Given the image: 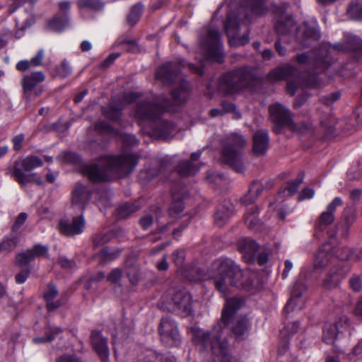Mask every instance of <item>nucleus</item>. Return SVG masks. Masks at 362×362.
<instances>
[{
  "instance_id": "nucleus-1",
  "label": "nucleus",
  "mask_w": 362,
  "mask_h": 362,
  "mask_svg": "<svg viewBox=\"0 0 362 362\" xmlns=\"http://www.w3.org/2000/svg\"><path fill=\"white\" fill-rule=\"evenodd\" d=\"M245 302L239 297L233 296L227 298L221 312V318L214 325L211 331H205L199 327H192L191 329L192 334V341L201 351H208L210 345H219L226 341L228 343L227 339L222 338L224 329H226L232 322L235 313L243 306Z\"/></svg>"
},
{
  "instance_id": "nucleus-2",
  "label": "nucleus",
  "mask_w": 362,
  "mask_h": 362,
  "mask_svg": "<svg viewBox=\"0 0 362 362\" xmlns=\"http://www.w3.org/2000/svg\"><path fill=\"white\" fill-rule=\"evenodd\" d=\"M106 163L100 166L98 163L86 164L82 168V173L95 183L108 182L110 179L109 173H115L122 177H127L132 173L140 156L137 153H127L118 156L107 155L103 156Z\"/></svg>"
},
{
  "instance_id": "nucleus-3",
  "label": "nucleus",
  "mask_w": 362,
  "mask_h": 362,
  "mask_svg": "<svg viewBox=\"0 0 362 362\" xmlns=\"http://www.w3.org/2000/svg\"><path fill=\"white\" fill-rule=\"evenodd\" d=\"M213 268L216 272L214 276V286L223 298L228 296L230 286L247 291L254 288L253 280L230 258H220L213 264Z\"/></svg>"
},
{
  "instance_id": "nucleus-4",
  "label": "nucleus",
  "mask_w": 362,
  "mask_h": 362,
  "mask_svg": "<svg viewBox=\"0 0 362 362\" xmlns=\"http://www.w3.org/2000/svg\"><path fill=\"white\" fill-rule=\"evenodd\" d=\"M168 110V107L163 103H156L144 100L136 103L134 108V117L138 123H151L149 135L156 139H168L175 131V124L167 119L161 118Z\"/></svg>"
},
{
  "instance_id": "nucleus-5",
  "label": "nucleus",
  "mask_w": 362,
  "mask_h": 362,
  "mask_svg": "<svg viewBox=\"0 0 362 362\" xmlns=\"http://www.w3.org/2000/svg\"><path fill=\"white\" fill-rule=\"evenodd\" d=\"M256 76L247 66L235 68L223 73L216 80L215 86L211 81L206 85L205 93L210 98L219 93L231 96L252 86Z\"/></svg>"
},
{
  "instance_id": "nucleus-6",
  "label": "nucleus",
  "mask_w": 362,
  "mask_h": 362,
  "mask_svg": "<svg viewBox=\"0 0 362 362\" xmlns=\"http://www.w3.org/2000/svg\"><path fill=\"white\" fill-rule=\"evenodd\" d=\"M42 165L43 161L37 156H28L21 160L14 161L11 168V175L21 187H25L30 183L42 186L44 184L42 177L37 173H29Z\"/></svg>"
},
{
  "instance_id": "nucleus-7",
  "label": "nucleus",
  "mask_w": 362,
  "mask_h": 362,
  "mask_svg": "<svg viewBox=\"0 0 362 362\" xmlns=\"http://www.w3.org/2000/svg\"><path fill=\"white\" fill-rule=\"evenodd\" d=\"M351 249L347 247L336 248L331 240L322 244L313 262V267L315 270H322L328 264L334 262L337 259L341 262L351 260Z\"/></svg>"
},
{
  "instance_id": "nucleus-8",
  "label": "nucleus",
  "mask_w": 362,
  "mask_h": 362,
  "mask_svg": "<svg viewBox=\"0 0 362 362\" xmlns=\"http://www.w3.org/2000/svg\"><path fill=\"white\" fill-rule=\"evenodd\" d=\"M249 25L243 22L240 13L228 12L224 28L230 47L244 46L249 43Z\"/></svg>"
},
{
  "instance_id": "nucleus-9",
  "label": "nucleus",
  "mask_w": 362,
  "mask_h": 362,
  "mask_svg": "<svg viewBox=\"0 0 362 362\" xmlns=\"http://www.w3.org/2000/svg\"><path fill=\"white\" fill-rule=\"evenodd\" d=\"M245 144V140L243 136L234 134L231 135L228 143L223 146L221 151L223 163L240 174L244 173L245 170L242 159V148Z\"/></svg>"
},
{
  "instance_id": "nucleus-10",
  "label": "nucleus",
  "mask_w": 362,
  "mask_h": 362,
  "mask_svg": "<svg viewBox=\"0 0 362 362\" xmlns=\"http://www.w3.org/2000/svg\"><path fill=\"white\" fill-rule=\"evenodd\" d=\"M269 113V119L273 124V131L275 134H281L285 128L291 130L297 129V125L293 121V115L291 110L279 103L270 105Z\"/></svg>"
},
{
  "instance_id": "nucleus-11",
  "label": "nucleus",
  "mask_w": 362,
  "mask_h": 362,
  "mask_svg": "<svg viewBox=\"0 0 362 362\" xmlns=\"http://www.w3.org/2000/svg\"><path fill=\"white\" fill-rule=\"evenodd\" d=\"M161 343L166 347H178L182 344V336L177 322L170 316L161 318L158 328Z\"/></svg>"
},
{
  "instance_id": "nucleus-12",
  "label": "nucleus",
  "mask_w": 362,
  "mask_h": 362,
  "mask_svg": "<svg viewBox=\"0 0 362 362\" xmlns=\"http://www.w3.org/2000/svg\"><path fill=\"white\" fill-rule=\"evenodd\" d=\"M343 37V42L330 44V47L338 52H349L351 62L362 64V38L349 33H344Z\"/></svg>"
},
{
  "instance_id": "nucleus-13",
  "label": "nucleus",
  "mask_w": 362,
  "mask_h": 362,
  "mask_svg": "<svg viewBox=\"0 0 362 362\" xmlns=\"http://www.w3.org/2000/svg\"><path fill=\"white\" fill-rule=\"evenodd\" d=\"M203 47L207 60L218 64H222L224 62L223 45L218 30L211 29L208 31L207 39L205 40Z\"/></svg>"
},
{
  "instance_id": "nucleus-14",
  "label": "nucleus",
  "mask_w": 362,
  "mask_h": 362,
  "mask_svg": "<svg viewBox=\"0 0 362 362\" xmlns=\"http://www.w3.org/2000/svg\"><path fill=\"white\" fill-rule=\"evenodd\" d=\"M46 78L42 71H33L30 74L24 75L21 81L23 93L26 100H31L32 95L40 97L44 92L41 85Z\"/></svg>"
},
{
  "instance_id": "nucleus-15",
  "label": "nucleus",
  "mask_w": 362,
  "mask_h": 362,
  "mask_svg": "<svg viewBox=\"0 0 362 362\" xmlns=\"http://www.w3.org/2000/svg\"><path fill=\"white\" fill-rule=\"evenodd\" d=\"M243 8L241 10H231L229 12L240 13L243 22L250 25L253 17H261L269 11L266 0H243Z\"/></svg>"
},
{
  "instance_id": "nucleus-16",
  "label": "nucleus",
  "mask_w": 362,
  "mask_h": 362,
  "mask_svg": "<svg viewBox=\"0 0 362 362\" xmlns=\"http://www.w3.org/2000/svg\"><path fill=\"white\" fill-rule=\"evenodd\" d=\"M71 2L67 0L59 3V11L47 21V28L57 33H61L69 26Z\"/></svg>"
},
{
  "instance_id": "nucleus-17",
  "label": "nucleus",
  "mask_w": 362,
  "mask_h": 362,
  "mask_svg": "<svg viewBox=\"0 0 362 362\" xmlns=\"http://www.w3.org/2000/svg\"><path fill=\"white\" fill-rule=\"evenodd\" d=\"M192 297L185 290L176 291L171 298L172 311L181 317H186L192 313Z\"/></svg>"
},
{
  "instance_id": "nucleus-18",
  "label": "nucleus",
  "mask_w": 362,
  "mask_h": 362,
  "mask_svg": "<svg viewBox=\"0 0 362 362\" xmlns=\"http://www.w3.org/2000/svg\"><path fill=\"white\" fill-rule=\"evenodd\" d=\"M86 226V220L83 214L74 216L72 221L60 219L57 224L59 233L66 237H74L83 233Z\"/></svg>"
},
{
  "instance_id": "nucleus-19",
  "label": "nucleus",
  "mask_w": 362,
  "mask_h": 362,
  "mask_svg": "<svg viewBox=\"0 0 362 362\" xmlns=\"http://www.w3.org/2000/svg\"><path fill=\"white\" fill-rule=\"evenodd\" d=\"M181 72L180 66L174 62H166L156 70V78L165 86L173 85Z\"/></svg>"
},
{
  "instance_id": "nucleus-20",
  "label": "nucleus",
  "mask_w": 362,
  "mask_h": 362,
  "mask_svg": "<svg viewBox=\"0 0 362 362\" xmlns=\"http://www.w3.org/2000/svg\"><path fill=\"white\" fill-rule=\"evenodd\" d=\"M342 204V199L337 197L327 205L326 211L320 214L315 223V229L316 233L324 231L329 226L334 223L335 220L334 212L337 208Z\"/></svg>"
},
{
  "instance_id": "nucleus-21",
  "label": "nucleus",
  "mask_w": 362,
  "mask_h": 362,
  "mask_svg": "<svg viewBox=\"0 0 362 362\" xmlns=\"http://www.w3.org/2000/svg\"><path fill=\"white\" fill-rule=\"evenodd\" d=\"M305 290L306 286L303 281L298 280L296 281L291 293V297L284 308L285 313L288 315L292 312L300 310L303 308V303L301 300V296Z\"/></svg>"
},
{
  "instance_id": "nucleus-22",
  "label": "nucleus",
  "mask_w": 362,
  "mask_h": 362,
  "mask_svg": "<svg viewBox=\"0 0 362 362\" xmlns=\"http://www.w3.org/2000/svg\"><path fill=\"white\" fill-rule=\"evenodd\" d=\"M90 340L93 350L98 356L100 361L107 362L110 356L107 339L103 335L101 331L94 329L91 332Z\"/></svg>"
},
{
  "instance_id": "nucleus-23",
  "label": "nucleus",
  "mask_w": 362,
  "mask_h": 362,
  "mask_svg": "<svg viewBox=\"0 0 362 362\" xmlns=\"http://www.w3.org/2000/svg\"><path fill=\"white\" fill-rule=\"evenodd\" d=\"M92 197L89 188L81 182H77L71 192V204L74 208L85 210Z\"/></svg>"
},
{
  "instance_id": "nucleus-24",
  "label": "nucleus",
  "mask_w": 362,
  "mask_h": 362,
  "mask_svg": "<svg viewBox=\"0 0 362 362\" xmlns=\"http://www.w3.org/2000/svg\"><path fill=\"white\" fill-rule=\"evenodd\" d=\"M238 249L247 264L256 262V255L259 249V245L253 239L244 238L238 243Z\"/></svg>"
},
{
  "instance_id": "nucleus-25",
  "label": "nucleus",
  "mask_w": 362,
  "mask_h": 362,
  "mask_svg": "<svg viewBox=\"0 0 362 362\" xmlns=\"http://www.w3.org/2000/svg\"><path fill=\"white\" fill-rule=\"evenodd\" d=\"M300 74V71L296 66L286 64L272 69L267 75V78L270 82H277L286 80L288 77H296Z\"/></svg>"
},
{
  "instance_id": "nucleus-26",
  "label": "nucleus",
  "mask_w": 362,
  "mask_h": 362,
  "mask_svg": "<svg viewBox=\"0 0 362 362\" xmlns=\"http://www.w3.org/2000/svg\"><path fill=\"white\" fill-rule=\"evenodd\" d=\"M348 269L344 263L337 264L331 268L322 282V286L327 289L337 287L341 279L346 276Z\"/></svg>"
},
{
  "instance_id": "nucleus-27",
  "label": "nucleus",
  "mask_w": 362,
  "mask_h": 362,
  "mask_svg": "<svg viewBox=\"0 0 362 362\" xmlns=\"http://www.w3.org/2000/svg\"><path fill=\"white\" fill-rule=\"evenodd\" d=\"M356 218V209L354 206H347L344 208L340 222L338 224V231L344 238H347L349 230Z\"/></svg>"
},
{
  "instance_id": "nucleus-28",
  "label": "nucleus",
  "mask_w": 362,
  "mask_h": 362,
  "mask_svg": "<svg viewBox=\"0 0 362 362\" xmlns=\"http://www.w3.org/2000/svg\"><path fill=\"white\" fill-rule=\"evenodd\" d=\"M270 138L266 129H257L252 136V151L256 156L266 154Z\"/></svg>"
},
{
  "instance_id": "nucleus-29",
  "label": "nucleus",
  "mask_w": 362,
  "mask_h": 362,
  "mask_svg": "<svg viewBox=\"0 0 362 362\" xmlns=\"http://www.w3.org/2000/svg\"><path fill=\"white\" fill-rule=\"evenodd\" d=\"M122 249L117 247L104 246L95 254L99 266L104 267L117 260L122 254Z\"/></svg>"
},
{
  "instance_id": "nucleus-30",
  "label": "nucleus",
  "mask_w": 362,
  "mask_h": 362,
  "mask_svg": "<svg viewBox=\"0 0 362 362\" xmlns=\"http://www.w3.org/2000/svg\"><path fill=\"white\" fill-rule=\"evenodd\" d=\"M187 193L185 189L177 192L174 188L172 189V202L168 208V213L170 217L175 218L180 216L185 209V199Z\"/></svg>"
},
{
  "instance_id": "nucleus-31",
  "label": "nucleus",
  "mask_w": 362,
  "mask_h": 362,
  "mask_svg": "<svg viewBox=\"0 0 362 362\" xmlns=\"http://www.w3.org/2000/svg\"><path fill=\"white\" fill-rule=\"evenodd\" d=\"M296 37L302 43L307 40H318L321 37L319 26L317 24L312 25L308 22H304L297 28Z\"/></svg>"
},
{
  "instance_id": "nucleus-32",
  "label": "nucleus",
  "mask_w": 362,
  "mask_h": 362,
  "mask_svg": "<svg viewBox=\"0 0 362 362\" xmlns=\"http://www.w3.org/2000/svg\"><path fill=\"white\" fill-rule=\"evenodd\" d=\"M58 294L57 286L53 282H49L43 293V299L46 302V308L49 312H53L62 306L61 300H54Z\"/></svg>"
},
{
  "instance_id": "nucleus-33",
  "label": "nucleus",
  "mask_w": 362,
  "mask_h": 362,
  "mask_svg": "<svg viewBox=\"0 0 362 362\" xmlns=\"http://www.w3.org/2000/svg\"><path fill=\"white\" fill-rule=\"evenodd\" d=\"M212 354L220 358V362H240L239 359L232 355L230 345L226 341L221 343L219 345H210L209 346Z\"/></svg>"
},
{
  "instance_id": "nucleus-34",
  "label": "nucleus",
  "mask_w": 362,
  "mask_h": 362,
  "mask_svg": "<svg viewBox=\"0 0 362 362\" xmlns=\"http://www.w3.org/2000/svg\"><path fill=\"white\" fill-rule=\"evenodd\" d=\"M300 329V322L298 321L293 322L282 329L280 332L281 337V347L279 351H286L289 346V340L295 334H296Z\"/></svg>"
},
{
  "instance_id": "nucleus-35",
  "label": "nucleus",
  "mask_w": 362,
  "mask_h": 362,
  "mask_svg": "<svg viewBox=\"0 0 362 362\" xmlns=\"http://www.w3.org/2000/svg\"><path fill=\"white\" fill-rule=\"evenodd\" d=\"M101 113L108 120L119 122L122 120L123 115V107L122 104L115 105L110 103L107 105L101 107Z\"/></svg>"
},
{
  "instance_id": "nucleus-36",
  "label": "nucleus",
  "mask_w": 362,
  "mask_h": 362,
  "mask_svg": "<svg viewBox=\"0 0 362 362\" xmlns=\"http://www.w3.org/2000/svg\"><path fill=\"white\" fill-rule=\"evenodd\" d=\"M141 208L138 201L134 202H125L119 205L115 211V216L118 219H123L129 217Z\"/></svg>"
},
{
  "instance_id": "nucleus-37",
  "label": "nucleus",
  "mask_w": 362,
  "mask_h": 362,
  "mask_svg": "<svg viewBox=\"0 0 362 362\" xmlns=\"http://www.w3.org/2000/svg\"><path fill=\"white\" fill-rule=\"evenodd\" d=\"M175 170L182 177L195 175L199 168L189 160H181L175 167Z\"/></svg>"
},
{
  "instance_id": "nucleus-38",
  "label": "nucleus",
  "mask_w": 362,
  "mask_h": 362,
  "mask_svg": "<svg viewBox=\"0 0 362 362\" xmlns=\"http://www.w3.org/2000/svg\"><path fill=\"white\" fill-rule=\"evenodd\" d=\"M142 362H176V358L170 353L160 354L151 350L144 356Z\"/></svg>"
},
{
  "instance_id": "nucleus-39",
  "label": "nucleus",
  "mask_w": 362,
  "mask_h": 362,
  "mask_svg": "<svg viewBox=\"0 0 362 362\" xmlns=\"http://www.w3.org/2000/svg\"><path fill=\"white\" fill-rule=\"evenodd\" d=\"M250 329V323L247 318H240L231 327V332L236 340H243L245 334Z\"/></svg>"
},
{
  "instance_id": "nucleus-40",
  "label": "nucleus",
  "mask_w": 362,
  "mask_h": 362,
  "mask_svg": "<svg viewBox=\"0 0 362 362\" xmlns=\"http://www.w3.org/2000/svg\"><path fill=\"white\" fill-rule=\"evenodd\" d=\"M339 334L338 325L336 323H325L323 327L322 340L327 344H332Z\"/></svg>"
},
{
  "instance_id": "nucleus-41",
  "label": "nucleus",
  "mask_w": 362,
  "mask_h": 362,
  "mask_svg": "<svg viewBox=\"0 0 362 362\" xmlns=\"http://www.w3.org/2000/svg\"><path fill=\"white\" fill-rule=\"evenodd\" d=\"M93 129L100 136H117L118 134V129L112 125L107 123L104 120H98L93 124Z\"/></svg>"
},
{
  "instance_id": "nucleus-42",
  "label": "nucleus",
  "mask_w": 362,
  "mask_h": 362,
  "mask_svg": "<svg viewBox=\"0 0 362 362\" xmlns=\"http://www.w3.org/2000/svg\"><path fill=\"white\" fill-rule=\"evenodd\" d=\"M165 160H161L160 161L159 168H148L144 170H141L139 175V179L144 180L146 182H150L159 175L160 170L165 167Z\"/></svg>"
},
{
  "instance_id": "nucleus-43",
  "label": "nucleus",
  "mask_w": 362,
  "mask_h": 362,
  "mask_svg": "<svg viewBox=\"0 0 362 362\" xmlns=\"http://www.w3.org/2000/svg\"><path fill=\"white\" fill-rule=\"evenodd\" d=\"M77 6L81 10L88 9L96 12L103 8L104 4L100 0H78Z\"/></svg>"
},
{
  "instance_id": "nucleus-44",
  "label": "nucleus",
  "mask_w": 362,
  "mask_h": 362,
  "mask_svg": "<svg viewBox=\"0 0 362 362\" xmlns=\"http://www.w3.org/2000/svg\"><path fill=\"white\" fill-rule=\"evenodd\" d=\"M144 5L141 2L134 4L127 17V21L132 26L134 25L142 15Z\"/></svg>"
},
{
  "instance_id": "nucleus-45",
  "label": "nucleus",
  "mask_w": 362,
  "mask_h": 362,
  "mask_svg": "<svg viewBox=\"0 0 362 362\" xmlns=\"http://www.w3.org/2000/svg\"><path fill=\"white\" fill-rule=\"evenodd\" d=\"M19 241L16 236H5L0 242V252H9L16 248Z\"/></svg>"
},
{
  "instance_id": "nucleus-46",
  "label": "nucleus",
  "mask_w": 362,
  "mask_h": 362,
  "mask_svg": "<svg viewBox=\"0 0 362 362\" xmlns=\"http://www.w3.org/2000/svg\"><path fill=\"white\" fill-rule=\"evenodd\" d=\"M62 332V329L59 327H53L49 329L48 332L46 333L45 337H35L33 339V341L35 344H45L48 342H52L56 338V337Z\"/></svg>"
},
{
  "instance_id": "nucleus-47",
  "label": "nucleus",
  "mask_w": 362,
  "mask_h": 362,
  "mask_svg": "<svg viewBox=\"0 0 362 362\" xmlns=\"http://www.w3.org/2000/svg\"><path fill=\"white\" fill-rule=\"evenodd\" d=\"M304 178V173L303 172H300L295 180L288 182L286 185V187L282 191V193H284L286 191H288V195L292 196L295 194L300 185L303 182ZM281 193V192H280Z\"/></svg>"
},
{
  "instance_id": "nucleus-48",
  "label": "nucleus",
  "mask_w": 362,
  "mask_h": 362,
  "mask_svg": "<svg viewBox=\"0 0 362 362\" xmlns=\"http://www.w3.org/2000/svg\"><path fill=\"white\" fill-rule=\"evenodd\" d=\"M230 208H225L223 206H218L214 214L215 223L218 226H223L225 221L230 217Z\"/></svg>"
},
{
  "instance_id": "nucleus-49",
  "label": "nucleus",
  "mask_w": 362,
  "mask_h": 362,
  "mask_svg": "<svg viewBox=\"0 0 362 362\" xmlns=\"http://www.w3.org/2000/svg\"><path fill=\"white\" fill-rule=\"evenodd\" d=\"M190 90L189 84L186 81H182L177 88L171 91V95L176 102L182 100V94H187Z\"/></svg>"
},
{
  "instance_id": "nucleus-50",
  "label": "nucleus",
  "mask_w": 362,
  "mask_h": 362,
  "mask_svg": "<svg viewBox=\"0 0 362 362\" xmlns=\"http://www.w3.org/2000/svg\"><path fill=\"white\" fill-rule=\"evenodd\" d=\"M304 85L309 88H317L320 85V80L314 71H308L303 78Z\"/></svg>"
},
{
  "instance_id": "nucleus-51",
  "label": "nucleus",
  "mask_w": 362,
  "mask_h": 362,
  "mask_svg": "<svg viewBox=\"0 0 362 362\" xmlns=\"http://www.w3.org/2000/svg\"><path fill=\"white\" fill-rule=\"evenodd\" d=\"M27 251L33 260H34L36 258L46 256L48 253L49 247L47 245L37 243L35 244L32 248L28 249Z\"/></svg>"
},
{
  "instance_id": "nucleus-52",
  "label": "nucleus",
  "mask_w": 362,
  "mask_h": 362,
  "mask_svg": "<svg viewBox=\"0 0 362 362\" xmlns=\"http://www.w3.org/2000/svg\"><path fill=\"white\" fill-rule=\"evenodd\" d=\"M113 236V233L110 231L97 233L93 237V245L95 247L103 245L110 242Z\"/></svg>"
},
{
  "instance_id": "nucleus-53",
  "label": "nucleus",
  "mask_w": 362,
  "mask_h": 362,
  "mask_svg": "<svg viewBox=\"0 0 362 362\" xmlns=\"http://www.w3.org/2000/svg\"><path fill=\"white\" fill-rule=\"evenodd\" d=\"M347 13L353 19L362 21V3L352 2L349 4Z\"/></svg>"
},
{
  "instance_id": "nucleus-54",
  "label": "nucleus",
  "mask_w": 362,
  "mask_h": 362,
  "mask_svg": "<svg viewBox=\"0 0 362 362\" xmlns=\"http://www.w3.org/2000/svg\"><path fill=\"white\" fill-rule=\"evenodd\" d=\"M60 157L62 161L66 163L78 165L82 162L81 156L76 152H64Z\"/></svg>"
},
{
  "instance_id": "nucleus-55",
  "label": "nucleus",
  "mask_w": 362,
  "mask_h": 362,
  "mask_svg": "<svg viewBox=\"0 0 362 362\" xmlns=\"http://www.w3.org/2000/svg\"><path fill=\"white\" fill-rule=\"evenodd\" d=\"M245 223L248 228L254 232H259L263 228V223L258 217H245Z\"/></svg>"
},
{
  "instance_id": "nucleus-56",
  "label": "nucleus",
  "mask_w": 362,
  "mask_h": 362,
  "mask_svg": "<svg viewBox=\"0 0 362 362\" xmlns=\"http://www.w3.org/2000/svg\"><path fill=\"white\" fill-rule=\"evenodd\" d=\"M55 72L59 77L65 78L71 74L72 69L68 62L64 60L59 66H56Z\"/></svg>"
},
{
  "instance_id": "nucleus-57",
  "label": "nucleus",
  "mask_w": 362,
  "mask_h": 362,
  "mask_svg": "<svg viewBox=\"0 0 362 362\" xmlns=\"http://www.w3.org/2000/svg\"><path fill=\"white\" fill-rule=\"evenodd\" d=\"M33 260L27 250L24 252L18 253L16 257V264L21 268L30 267L29 264Z\"/></svg>"
},
{
  "instance_id": "nucleus-58",
  "label": "nucleus",
  "mask_w": 362,
  "mask_h": 362,
  "mask_svg": "<svg viewBox=\"0 0 362 362\" xmlns=\"http://www.w3.org/2000/svg\"><path fill=\"white\" fill-rule=\"evenodd\" d=\"M320 125L325 132V136L327 138H333L336 136V128L334 124L329 120L322 119L320 121Z\"/></svg>"
},
{
  "instance_id": "nucleus-59",
  "label": "nucleus",
  "mask_w": 362,
  "mask_h": 362,
  "mask_svg": "<svg viewBox=\"0 0 362 362\" xmlns=\"http://www.w3.org/2000/svg\"><path fill=\"white\" fill-rule=\"evenodd\" d=\"M86 148L90 151L91 155H95L105 150V146L99 143L97 139H91L87 142Z\"/></svg>"
},
{
  "instance_id": "nucleus-60",
  "label": "nucleus",
  "mask_w": 362,
  "mask_h": 362,
  "mask_svg": "<svg viewBox=\"0 0 362 362\" xmlns=\"http://www.w3.org/2000/svg\"><path fill=\"white\" fill-rule=\"evenodd\" d=\"M141 97V94L138 92L128 91L123 93L121 101L126 105H131Z\"/></svg>"
},
{
  "instance_id": "nucleus-61",
  "label": "nucleus",
  "mask_w": 362,
  "mask_h": 362,
  "mask_svg": "<svg viewBox=\"0 0 362 362\" xmlns=\"http://www.w3.org/2000/svg\"><path fill=\"white\" fill-rule=\"evenodd\" d=\"M275 31L279 35H286L290 30V26L288 25V21H283L279 18L277 19L274 23Z\"/></svg>"
},
{
  "instance_id": "nucleus-62",
  "label": "nucleus",
  "mask_w": 362,
  "mask_h": 362,
  "mask_svg": "<svg viewBox=\"0 0 362 362\" xmlns=\"http://www.w3.org/2000/svg\"><path fill=\"white\" fill-rule=\"evenodd\" d=\"M287 6L288 5L286 4L279 5L275 2H271L269 10L270 9L272 13L275 16L282 18L286 14Z\"/></svg>"
},
{
  "instance_id": "nucleus-63",
  "label": "nucleus",
  "mask_w": 362,
  "mask_h": 362,
  "mask_svg": "<svg viewBox=\"0 0 362 362\" xmlns=\"http://www.w3.org/2000/svg\"><path fill=\"white\" fill-rule=\"evenodd\" d=\"M123 275V270L121 268H114L107 276V281L111 284H117Z\"/></svg>"
},
{
  "instance_id": "nucleus-64",
  "label": "nucleus",
  "mask_w": 362,
  "mask_h": 362,
  "mask_svg": "<svg viewBox=\"0 0 362 362\" xmlns=\"http://www.w3.org/2000/svg\"><path fill=\"white\" fill-rule=\"evenodd\" d=\"M340 97H341L340 93L338 91H336V92L331 93L327 95L321 96L320 98V101L322 104H324L327 106H330L334 103H335L337 100H338L340 98Z\"/></svg>"
}]
</instances>
